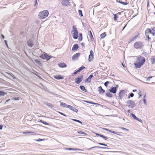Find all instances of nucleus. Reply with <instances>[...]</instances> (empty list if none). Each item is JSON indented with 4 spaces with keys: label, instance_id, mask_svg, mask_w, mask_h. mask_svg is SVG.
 I'll return each mask as SVG.
<instances>
[{
    "label": "nucleus",
    "instance_id": "f257e3e1",
    "mask_svg": "<svg viewBox=\"0 0 155 155\" xmlns=\"http://www.w3.org/2000/svg\"><path fill=\"white\" fill-rule=\"evenodd\" d=\"M145 59L144 57L140 56L137 58L136 63L134 64L135 67L136 68H140L144 63Z\"/></svg>",
    "mask_w": 155,
    "mask_h": 155
},
{
    "label": "nucleus",
    "instance_id": "f03ea898",
    "mask_svg": "<svg viewBox=\"0 0 155 155\" xmlns=\"http://www.w3.org/2000/svg\"><path fill=\"white\" fill-rule=\"evenodd\" d=\"M151 34L153 36L155 35V27H153L151 29L147 28L145 31V35L146 37L148 39V40H149L150 38L149 36V34Z\"/></svg>",
    "mask_w": 155,
    "mask_h": 155
},
{
    "label": "nucleus",
    "instance_id": "7ed1b4c3",
    "mask_svg": "<svg viewBox=\"0 0 155 155\" xmlns=\"http://www.w3.org/2000/svg\"><path fill=\"white\" fill-rule=\"evenodd\" d=\"M48 14L49 12L48 10H44L39 13L38 16L39 18L44 19L47 17L48 16Z\"/></svg>",
    "mask_w": 155,
    "mask_h": 155
},
{
    "label": "nucleus",
    "instance_id": "20e7f679",
    "mask_svg": "<svg viewBox=\"0 0 155 155\" xmlns=\"http://www.w3.org/2000/svg\"><path fill=\"white\" fill-rule=\"evenodd\" d=\"M144 45L141 41H137L135 42L134 45V48L137 49H141L143 47Z\"/></svg>",
    "mask_w": 155,
    "mask_h": 155
},
{
    "label": "nucleus",
    "instance_id": "39448f33",
    "mask_svg": "<svg viewBox=\"0 0 155 155\" xmlns=\"http://www.w3.org/2000/svg\"><path fill=\"white\" fill-rule=\"evenodd\" d=\"M72 33L73 34V38L75 39H77L78 36V32L76 28L74 25L72 27Z\"/></svg>",
    "mask_w": 155,
    "mask_h": 155
},
{
    "label": "nucleus",
    "instance_id": "423d86ee",
    "mask_svg": "<svg viewBox=\"0 0 155 155\" xmlns=\"http://www.w3.org/2000/svg\"><path fill=\"white\" fill-rule=\"evenodd\" d=\"M114 18L115 21H117L120 22L123 20L122 16L121 15L120 12L114 14Z\"/></svg>",
    "mask_w": 155,
    "mask_h": 155
},
{
    "label": "nucleus",
    "instance_id": "0eeeda50",
    "mask_svg": "<svg viewBox=\"0 0 155 155\" xmlns=\"http://www.w3.org/2000/svg\"><path fill=\"white\" fill-rule=\"evenodd\" d=\"M40 57L43 59H46L47 60H49L51 58L50 56L47 54H42L40 56Z\"/></svg>",
    "mask_w": 155,
    "mask_h": 155
},
{
    "label": "nucleus",
    "instance_id": "6e6552de",
    "mask_svg": "<svg viewBox=\"0 0 155 155\" xmlns=\"http://www.w3.org/2000/svg\"><path fill=\"white\" fill-rule=\"evenodd\" d=\"M127 106L131 108H133L135 105L134 102L132 100L128 101L127 102Z\"/></svg>",
    "mask_w": 155,
    "mask_h": 155
},
{
    "label": "nucleus",
    "instance_id": "1a4fd4ad",
    "mask_svg": "<svg viewBox=\"0 0 155 155\" xmlns=\"http://www.w3.org/2000/svg\"><path fill=\"white\" fill-rule=\"evenodd\" d=\"M83 78V76L81 75L79 77H78L75 79V82L77 84H79L82 81Z\"/></svg>",
    "mask_w": 155,
    "mask_h": 155
},
{
    "label": "nucleus",
    "instance_id": "9d476101",
    "mask_svg": "<svg viewBox=\"0 0 155 155\" xmlns=\"http://www.w3.org/2000/svg\"><path fill=\"white\" fill-rule=\"evenodd\" d=\"M90 54L89 56L88 61H92L94 58V54L93 51L91 50L90 51Z\"/></svg>",
    "mask_w": 155,
    "mask_h": 155
},
{
    "label": "nucleus",
    "instance_id": "9b49d317",
    "mask_svg": "<svg viewBox=\"0 0 155 155\" xmlns=\"http://www.w3.org/2000/svg\"><path fill=\"white\" fill-rule=\"evenodd\" d=\"M125 91L122 90L120 91L119 94V96L120 99H122L125 95Z\"/></svg>",
    "mask_w": 155,
    "mask_h": 155
},
{
    "label": "nucleus",
    "instance_id": "f8f14e48",
    "mask_svg": "<svg viewBox=\"0 0 155 155\" xmlns=\"http://www.w3.org/2000/svg\"><path fill=\"white\" fill-rule=\"evenodd\" d=\"M67 106V108H69L70 109L73 110L74 111L77 112L78 111V110L77 109L71 105H68Z\"/></svg>",
    "mask_w": 155,
    "mask_h": 155
},
{
    "label": "nucleus",
    "instance_id": "ddd939ff",
    "mask_svg": "<svg viewBox=\"0 0 155 155\" xmlns=\"http://www.w3.org/2000/svg\"><path fill=\"white\" fill-rule=\"evenodd\" d=\"M93 77V74L90 75V76L87 78L85 80V82H91V79Z\"/></svg>",
    "mask_w": 155,
    "mask_h": 155
},
{
    "label": "nucleus",
    "instance_id": "4468645a",
    "mask_svg": "<svg viewBox=\"0 0 155 155\" xmlns=\"http://www.w3.org/2000/svg\"><path fill=\"white\" fill-rule=\"evenodd\" d=\"M80 55V53H76L72 56V60H75L77 59L79 57Z\"/></svg>",
    "mask_w": 155,
    "mask_h": 155
},
{
    "label": "nucleus",
    "instance_id": "2eb2a0df",
    "mask_svg": "<svg viewBox=\"0 0 155 155\" xmlns=\"http://www.w3.org/2000/svg\"><path fill=\"white\" fill-rule=\"evenodd\" d=\"M117 91L116 87H113L111 88L109 90V91L114 94H115L116 93Z\"/></svg>",
    "mask_w": 155,
    "mask_h": 155
},
{
    "label": "nucleus",
    "instance_id": "dca6fc26",
    "mask_svg": "<svg viewBox=\"0 0 155 155\" xmlns=\"http://www.w3.org/2000/svg\"><path fill=\"white\" fill-rule=\"evenodd\" d=\"M27 43L28 46L31 47H32L34 45V44L32 42V41L31 40H29L27 41Z\"/></svg>",
    "mask_w": 155,
    "mask_h": 155
},
{
    "label": "nucleus",
    "instance_id": "f3484780",
    "mask_svg": "<svg viewBox=\"0 0 155 155\" xmlns=\"http://www.w3.org/2000/svg\"><path fill=\"white\" fill-rule=\"evenodd\" d=\"M79 48L78 45L77 44H75L74 45L72 49V51H75L77 50Z\"/></svg>",
    "mask_w": 155,
    "mask_h": 155
},
{
    "label": "nucleus",
    "instance_id": "a211bd4d",
    "mask_svg": "<svg viewBox=\"0 0 155 155\" xmlns=\"http://www.w3.org/2000/svg\"><path fill=\"white\" fill-rule=\"evenodd\" d=\"M54 78L56 79L59 80L60 79H63L64 77L61 75H56L54 76Z\"/></svg>",
    "mask_w": 155,
    "mask_h": 155
},
{
    "label": "nucleus",
    "instance_id": "6ab92c4d",
    "mask_svg": "<svg viewBox=\"0 0 155 155\" xmlns=\"http://www.w3.org/2000/svg\"><path fill=\"white\" fill-rule=\"evenodd\" d=\"M98 91L100 93L103 94L105 93V90L102 89L101 86H100L98 87Z\"/></svg>",
    "mask_w": 155,
    "mask_h": 155
},
{
    "label": "nucleus",
    "instance_id": "aec40b11",
    "mask_svg": "<svg viewBox=\"0 0 155 155\" xmlns=\"http://www.w3.org/2000/svg\"><path fill=\"white\" fill-rule=\"evenodd\" d=\"M131 115L134 119L140 122H141L142 121V120H141L140 119H139L134 114L132 113L131 114Z\"/></svg>",
    "mask_w": 155,
    "mask_h": 155
},
{
    "label": "nucleus",
    "instance_id": "412c9836",
    "mask_svg": "<svg viewBox=\"0 0 155 155\" xmlns=\"http://www.w3.org/2000/svg\"><path fill=\"white\" fill-rule=\"evenodd\" d=\"M59 66L61 68H65L67 67L66 64L64 63H61L58 64Z\"/></svg>",
    "mask_w": 155,
    "mask_h": 155
},
{
    "label": "nucleus",
    "instance_id": "4be33fe9",
    "mask_svg": "<svg viewBox=\"0 0 155 155\" xmlns=\"http://www.w3.org/2000/svg\"><path fill=\"white\" fill-rule=\"evenodd\" d=\"M61 104H60V106L61 107H67V106H68V105H67L66 104H65L64 103L62 102H60Z\"/></svg>",
    "mask_w": 155,
    "mask_h": 155
},
{
    "label": "nucleus",
    "instance_id": "5701e85b",
    "mask_svg": "<svg viewBox=\"0 0 155 155\" xmlns=\"http://www.w3.org/2000/svg\"><path fill=\"white\" fill-rule=\"evenodd\" d=\"M66 150H81L78 149V148H66Z\"/></svg>",
    "mask_w": 155,
    "mask_h": 155
},
{
    "label": "nucleus",
    "instance_id": "b1692460",
    "mask_svg": "<svg viewBox=\"0 0 155 155\" xmlns=\"http://www.w3.org/2000/svg\"><path fill=\"white\" fill-rule=\"evenodd\" d=\"M106 95L107 96L110 97H113V95L110 92H107Z\"/></svg>",
    "mask_w": 155,
    "mask_h": 155
},
{
    "label": "nucleus",
    "instance_id": "393cba45",
    "mask_svg": "<svg viewBox=\"0 0 155 155\" xmlns=\"http://www.w3.org/2000/svg\"><path fill=\"white\" fill-rule=\"evenodd\" d=\"M105 129L107 131H108L109 132H110V133H113V134H117V135H119V134H118V132H116L115 131H113L112 130H109V129Z\"/></svg>",
    "mask_w": 155,
    "mask_h": 155
},
{
    "label": "nucleus",
    "instance_id": "a878e982",
    "mask_svg": "<svg viewBox=\"0 0 155 155\" xmlns=\"http://www.w3.org/2000/svg\"><path fill=\"white\" fill-rule=\"evenodd\" d=\"M80 88L83 91L85 92L87 91V90L85 89V87L81 85L80 86Z\"/></svg>",
    "mask_w": 155,
    "mask_h": 155
},
{
    "label": "nucleus",
    "instance_id": "bb28decb",
    "mask_svg": "<svg viewBox=\"0 0 155 155\" xmlns=\"http://www.w3.org/2000/svg\"><path fill=\"white\" fill-rule=\"evenodd\" d=\"M117 2H118L119 3L122 4L124 5H126L128 4V3L127 2H123L120 0H119L118 1L117 0Z\"/></svg>",
    "mask_w": 155,
    "mask_h": 155
},
{
    "label": "nucleus",
    "instance_id": "cd10ccee",
    "mask_svg": "<svg viewBox=\"0 0 155 155\" xmlns=\"http://www.w3.org/2000/svg\"><path fill=\"white\" fill-rule=\"evenodd\" d=\"M150 61L152 64L155 63V57H153L150 58Z\"/></svg>",
    "mask_w": 155,
    "mask_h": 155
},
{
    "label": "nucleus",
    "instance_id": "c85d7f7f",
    "mask_svg": "<svg viewBox=\"0 0 155 155\" xmlns=\"http://www.w3.org/2000/svg\"><path fill=\"white\" fill-rule=\"evenodd\" d=\"M35 62L37 64L39 65H41V61L38 60V59H36L35 60Z\"/></svg>",
    "mask_w": 155,
    "mask_h": 155
},
{
    "label": "nucleus",
    "instance_id": "c756f323",
    "mask_svg": "<svg viewBox=\"0 0 155 155\" xmlns=\"http://www.w3.org/2000/svg\"><path fill=\"white\" fill-rule=\"evenodd\" d=\"M106 36V34L105 32L103 33L100 36L101 37V39L104 38Z\"/></svg>",
    "mask_w": 155,
    "mask_h": 155
},
{
    "label": "nucleus",
    "instance_id": "7c9ffc66",
    "mask_svg": "<svg viewBox=\"0 0 155 155\" xmlns=\"http://www.w3.org/2000/svg\"><path fill=\"white\" fill-rule=\"evenodd\" d=\"M39 122L42 123L43 124H44L45 125H49V124L48 123L46 122L44 120H40Z\"/></svg>",
    "mask_w": 155,
    "mask_h": 155
},
{
    "label": "nucleus",
    "instance_id": "2f4dec72",
    "mask_svg": "<svg viewBox=\"0 0 155 155\" xmlns=\"http://www.w3.org/2000/svg\"><path fill=\"white\" fill-rule=\"evenodd\" d=\"M79 40L80 41H81L82 39V35L81 33H80L79 34Z\"/></svg>",
    "mask_w": 155,
    "mask_h": 155
},
{
    "label": "nucleus",
    "instance_id": "473e14b6",
    "mask_svg": "<svg viewBox=\"0 0 155 155\" xmlns=\"http://www.w3.org/2000/svg\"><path fill=\"white\" fill-rule=\"evenodd\" d=\"M6 94V93H5L3 91H0V96H3Z\"/></svg>",
    "mask_w": 155,
    "mask_h": 155
},
{
    "label": "nucleus",
    "instance_id": "72a5a7b5",
    "mask_svg": "<svg viewBox=\"0 0 155 155\" xmlns=\"http://www.w3.org/2000/svg\"><path fill=\"white\" fill-rule=\"evenodd\" d=\"M103 147H98V146H96V147H91L90 148H89L88 149V150H90L92 148H103Z\"/></svg>",
    "mask_w": 155,
    "mask_h": 155
},
{
    "label": "nucleus",
    "instance_id": "f704fd0d",
    "mask_svg": "<svg viewBox=\"0 0 155 155\" xmlns=\"http://www.w3.org/2000/svg\"><path fill=\"white\" fill-rule=\"evenodd\" d=\"M90 40L92 41H94V39L93 37V36L92 35V34H91V35H90Z\"/></svg>",
    "mask_w": 155,
    "mask_h": 155
},
{
    "label": "nucleus",
    "instance_id": "c9c22d12",
    "mask_svg": "<svg viewBox=\"0 0 155 155\" xmlns=\"http://www.w3.org/2000/svg\"><path fill=\"white\" fill-rule=\"evenodd\" d=\"M72 120H73L74 121L78 122L81 124H82V122L78 120L75 119H72Z\"/></svg>",
    "mask_w": 155,
    "mask_h": 155
},
{
    "label": "nucleus",
    "instance_id": "e433bc0d",
    "mask_svg": "<svg viewBox=\"0 0 155 155\" xmlns=\"http://www.w3.org/2000/svg\"><path fill=\"white\" fill-rule=\"evenodd\" d=\"M84 101L85 102H86L87 103H89L90 104H96V103H94L91 101Z\"/></svg>",
    "mask_w": 155,
    "mask_h": 155
},
{
    "label": "nucleus",
    "instance_id": "4c0bfd02",
    "mask_svg": "<svg viewBox=\"0 0 155 155\" xmlns=\"http://www.w3.org/2000/svg\"><path fill=\"white\" fill-rule=\"evenodd\" d=\"M78 12L79 14L81 15V16H83V15L82 11L81 10H78Z\"/></svg>",
    "mask_w": 155,
    "mask_h": 155
},
{
    "label": "nucleus",
    "instance_id": "58836bf2",
    "mask_svg": "<svg viewBox=\"0 0 155 155\" xmlns=\"http://www.w3.org/2000/svg\"><path fill=\"white\" fill-rule=\"evenodd\" d=\"M78 133L79 134H83L87 135V134L85 133L84 132H83L81 131H78Z\"/></svg>",
    "mask_w": 155,
    "mask_h": 155
},
{
    "label": "nucleus",
    "instance_id": "ea45409f",
    "mask_svg": "<svg viewBox=\"0 0 155 155\" xmlns=\"http://www.w3.org/2000/svg\"><path fill=\"white\" fill-rule=\"evenodd\" d=\"M19 99H20V98L19 97H14L13 100H19Z\"/></svg>",
    "mask_w": 155,
    "mask_h": 155
},
{
    "label": "nucleus",
    "instance_id": "a19ab883",
    "mask_svg": "<svg viewBox=\"0 0 155 155\" xmlns=\"http://www.w3.org/2000/svg\"><path fill=\"white\" fill-rule=\"evenodd\" d=\"M146 95V94H145L144 95V98H143V102H144V103L145 104H146V100L145 99Z\"/></svg>",
    "mask_w": 155,
    "mask_h": 155
},
{
    "label": "nucleus",
    "instance_id": "79ce46f5",
    "mask_svg": "<svg viewBox=\"0 0 155 155\" xmlns=\"http://www.w3.org/2000/svg\"><path fill=\"white\" fill-rule=\"evenodd\" d=\"M137 35H136V36H134L131 39V41H133L134 40H135L136 39L137 37Z\"/></svg>",
    "mask_w": 155,
    "mask_h": 155
},
{
    "label": "nucleus",
    "instance_id": "37998d69",
    "mask_svg": "<svg viewBox=\"0 0 155 155\" xmlns=\"http://www.w3.org/2000/svg\"><path fill=\"white\" fill-rule=\"evenodd\" d=\"M84 68H85V67L83 66L79 68L78 71L80 72L81 70L83 69Z\"/></svg>",
    "mask_w": 155,
    "mask_h": 155
},
{
    "label": "nucleus",
    "instance_id": "c03bdc74",
    "mask_svg": "<svg viewBox=\"0 0 155 155\" xmlns=\"http://www.w3.org/2000/svg\"><path fill=\"white\" fill-rule=\"evenodd\" d=\"M33 132L30 131H27V132H24L23 133V134H31Z\"/></svg>",
    "mask_w": 155,
    "mask_h": 155
},
{
    "label": "nucleus",
    "instance_id": "a18cd8bd",
    "mask_svg": "<svg viewBox=\"0 0 155 155\" xmlns=\"http://www.w3.org/2000/svg\"><path fill=\"white\" fill-rule=\"evenodd\" d=\"M109 83V82L108 81H107L104 83V85L106 87H107V86L108 84Z\"/></svg>",
    "mask_w": 155,
    "mask_h": 155
},
{
    "label": "nucleus",
    "instance_id": "49530a36",
    "mask_svg": "<svg viewBox=\"0 0 155 155\" xmlns=\"http://www.w3.org/2000/svg\"><path fill=\"white\" fill-rule=\"evenodd\" d=\"M44 140V139H42L40 138H39L38 139L35 140L37 141H41Z\"/></svg>",
    "mask_w": 155,
    "mask_h": 155
},
{
    "label": "nucleus",
    "instance_id": "de8ad7c7",
    "mask_svg": "<svg viewBox=\"0 0 155 155\" xmlns=\"http://www.w3.org/2000/svg\"><path fill=\"white\" fill-rule=\"evenodd\" d=\"M120 128L123 130H127V131L129 130L128 129H127L124 128L123 127H121Z\"/></svg>",
    "mask_w": 155,
    "mask_h": 155
},
{
    "label": "nucleus",
    "instance_id": "09e8293b",
    "mask_svg": "<svg viewBox=\"0 0 155 155\" xmlns=\"http://www.w3.org/2000/svg\"><path fill=\"white\" fill-rule=\"evenodd\" d=\"M98 144L100 145H103V146H107V145L105 144H104V143H99Z\"/></svg>",
    "mask_w": 155,
    "mask_h": 155
},
{
    "label": "nucleus",
    "instance_id": "8fccbe9b",
    "mask_svg": "<svg viewBox=\"0 0 155 155\" xmlns=\"http://www.w3.org/2000/svg\"><path fill=\"white\" fill-rule=\"evenodd\" d=\"M58 112L60 114H61L64 116H66V115L65 114H64L63 113H61V112H60L59 111H58Z\"/></svg>",
    "mask_w": 155,
    "mask_h": 155
},
{
    "label": "nucleus",
    "instance_id": "3c124183",
    "mask_svg": "<svg viewBox=\"0 0 155 155\" xmlns=\"http://www.w3.org/2000/svg\"><path fill=\"white\" fill-rule=\"evenodd\" d=\"M139 95V97H140L142 95V92L141 91H140L138 93Z\"/></svg>",
    "mask_w": 155,
    "mask_h": 155
},
{
    "label": "nucleus",
    "instance_id": "603ef678",
    "mask_svg": "<svg viewBox=\"0 0 155 155\" xmlns=\"http://www.w3.org/2000/svg\"><path fill=\"white\" fill-rule=\"evenodd\" d=\"M102 137L104 138L105 140H107V139H108V138L107 137L104 136V135H103V137Z\"/></svg>",
    "mask_w": 155,
    "mask_h": 155
},
{
    "label": "nucleus",
    "instance_id": "864d4df0",
    "mask_svg": "<svg viewBox=\"0 0 155 155\" xmlns=\"http://www.w3.org/2000/svg\"><path fill=\"white\" fill-rule=\"evenodd\" d=\"M96 135L97 136H100V137H103V135H102L100 134H96Z\"/></svg>",
    "mask_w": 155,
    "mask_h": 155
},
{
    "label": "nucleus",
    "instance_id": "5fc2aeb1",
    "mask_svg": "<svg viewBox=\"0 0 155 155\" xmlns=\"http://www.w3.org/2000/svg\"><path fill=\"white\" fill-rule=\"evenodd\" d=\"M79 71H78V70L75 71L74 73V74H76L77 73H78V72H79Z\"/></svg>",
    "mask_w": 155,
    "mask_h": 155
},
{
    "label": "nucleus",
    "instance_id": "6e6d98bb",
    "mask_svg": "<svg viewBox=\"0 0 155 155\" xmlns=\"http://www.w3.org/2000/svg\"><path fill=\"white\" fill-rule=\"evenodd\" d=\"M134 94L133 93H131L130 94V96L131 97H132L134 96Z\"/></svg>",
    "mask_w": 155,
    "mask_h": 155
},
{
    "label": "nucleus",
    "instance_id": "4d7b16f0",
    "mask_svg": "<svg viewBox=\"0 0 155 155\" xmlns=\"http://www.w3.org/2000/svg\"><path fill=\"white\" fill-rule=\"evenodd\" d=\"M152 77H148L147 78V80H149L150 79V78H152Z\"/></svg>",
    "mask_w": 155,
    "mask_h": 155
},
{
    "label": "nucleus",
    "instance_id": "13d9d810",
    "mask_svg": "<svg viewBox=\"0 0 155 155\" xmlns=\"http://www.w3.org/2000/svg\"><path fill=\"white\" fill-rule=\"evenodd\" d=\"M4 41L5 42V43L6 45H7V46H8V45H7V43L6 41V40H5Z\"/></svg>",
    "mask_w": 155,
    "mask_h": 155
},
{
    "label": "nucleus",
    "instance_id": "bf43d9fd",
    "mask_svg": "<svg viewBox=\"0 0 155 155\" xmlns=\"http://www.w3.org/2000/svg\"><path fill=\"white\" fill-rule=\"evenodd\" d=\"M149 4V1L148 0L147 1V7L148 6Z\"/></svg>",
    "mask_w": 155,
    "mask_h": 155
},
{
    "label": "nucleus",
    "instance_id": "052dcab7",
    "mask_svg": "<svg viewBox=\"0 0 155 155\" xmlns=\"http://www.w3.org/2000/svg\"><path fill=\"white\" fill-rule=\"evenodd\" d=\"M1 36H2V38H5V37L4 36V35L2 34L1 35Z\"/></svg>",
    "mask_w": 155,
    "mask_h": 155
},
{
    "label": "nucleus",
    "instance_id": "680f3d73",
    "mask_svg": "<svg viewBox=\"0 0 155 155\" xmlns=\"http://www.w3.org/2000/svg\"><path fill=\"white\" fill-rule=\"evenodd\" d=\"M2 128V126L0 125V129L1 130Z\"/></svg>",
    "mask_w": 155,
    "mask_h": 155
},
{
    "label": "nucleus",
    "instance_id": "e2e57ef3",
    "mask_svg": "<svg viewBox=\"0 0 155 155\" xmlns=\"http://www.w3.org/2000/svg\"><path fill=\"white\" fill-rule=\"evenodd\" d=\"M121 64H122V66H123V67H124V68H125V65L122 62L121 63Z\"/></svg>",
    "mask_w": 155,
    "mask_h": 155
},
{
    "label": "nucleus",
    "instance_id": "0e129e2a",
    "mask_svg": "<svg viewBox=\"0 0 155 155\" xmlns=\"http://www.w3.org/2000/svg\"><path fill=\"white\" fill-rule=\"evenodd\" d=\"M34 74H35L38 77H40V76L39 75H38V74H35V73H34Z\"/></svg>",
    "mask_w": 155,
    "mask_h": 155
},
{
    "label": "nucleus",
    "instance_id": "69168bd1",
    "mask_svg": "<svg viewBox=\"0 0 155 155\" xmlns=\"http://www.w3.org/2000/svg\"><path fill=\"white\" fill-rule=\"evenodd\" d=\"M10 100V99L7 100H6V102H8Z\"/></svg>",
    "mask_w": 155,
    "mask_h": 155
},
{
    "label": "nucleus",
    "instance_id": "338daca9",
    "mask_svg": "<svg viewBox=\"0 0 155 155\" xmlns=\"http://www.w3.org/2000/svg\"><path fill=\"white\" fill-rule=\"evenodd\" d=\"M132 91L133 92H135L137 91V90L136 89L133 90Z\"/></svg>",
    "mask_w": 155,
    "mask_h": 155
},
{
    "label": "nucleus",
    "instance_id": "774afa93",
    "mask_svg": "<svg viewBox=\"0 0 155 155\" xmlns=\"http://www.w3.org/2000/svg\"><path fill=\"white\" fill-rule=\"evenodd\" d=\"M81 45L82 46H84V43H81Z\"/></svg>",
    "mask_w": 155,
    "mask_h": 155
}]
</instances>
